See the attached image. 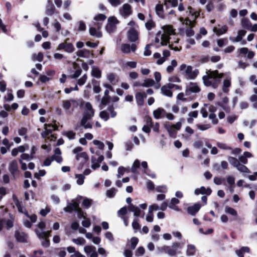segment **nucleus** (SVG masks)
I'll return each mask as SVG.
<instances>
[{
  "label": "nucleus",
  "instance_id": "f257e3e1",
  "mask_svg": "<svg viewBox=\"0 0 257 257\" xmlns=\"http://www.w3.org/2000/svg\"><path fill=\"white\" fill-rule=\"evenodd\" d=\"M179 41V39L175 35L174 30L170 25H166L162 27V29L157 34L155 40L156 43H160L161 45H169V47L174 50L178 51V47H173V43H177Z\"/></svg>",
  "mask_w": 257,
  "mask_h": 257
},
{
  "label": "nucleus",
  "instance_id": "f03ea898",
  "mask_svg": "<svg viewBox=\"0 0 257 257\" xmlns=\"http://www.w3.org/2000/svg\"><path fill=\"white\" fill-rule=\"evenodd\" d=\"M206 75L202 77L203 83L206 86H211L216 88L220 82L221 78L223 76V73H218L217 70L208 71Z\"/></svg>",
  "mask_w": 257,
  "mask_h": 257
},
{
  "label": "nucleus",
  "instance_id": "7ed1b4c3",
  "mask_svg": "<svg viewBox=\"0 0 257 257\" xmlns=\"http://www.w3.org/2000/svg\"><path fill=\"white\" fill-rule=\"evenodd\" d=\"M179 70L182 74L189 79H194L199 73L197 69H193L191 66L186 65L185 64H182L180 66Z\"/></svg>",
  "mask_w": 257,
  "mask_h": 257
},
{
  "label": "nucleus",
  "instance_id": "20e7f679",
  "mask_svg": "<svg viewBox=\"0 0 257 257\" xmlns=\"http://www.w3.org/2000/svg\"><path fill=\"white\" fill-rule=\"evenodd\" d=\"M200 11H195L191 7H189L188 8V10L187 11V13H188L189 15H191L194 18V20H195L200 16ZM179 20L183 25L188 26L191 27H193L195 23V21H191L188 18L184 19L183 18H180Z\"/></svg>",
  "mask_w": 257,
  "mask_h": 257
},
{
  "label": "nucleus",
  "instance_id": "39448f33",
  "mask_svg": "<svg viewBox=\"0 0 257 257\" xmlns=\"http://www.w3.org/2000/svg\"><path fill=\"white\" fill-rule=\"evenodd\" d=\"M182 126V122L178 121L175 124H171L169 123H166L165 125L168 134L172 138H175L177 135V131H179Z\"/></svg>",
  "mask_w": 257,
  "mask_h": 257
},
{
  "label": "nucleus",
  "instance_id": "423d86ee",
  "mask_svg": "<svg viewBox=\"0 0 257 257\" xmlns=\"http://www.w3.org/2000/svg\"><path fill=\"white\" fill-rule=\"evenodd\" d=\"M83 100L82 99H73L65 100L62 101V107L64 109L68 110L71 107L75 108L77 107L79 105H82Z\"/></svg>",
  "mask_w": 257,
  "mask_h": 257
},
{
  "label": "nucleus",
  "instance_id": "0eeeda50",
  "mask_svg": "<svg viewBox=\"0 0 257 257\" xmlns=\"http://www.w3.org/2000/svg\"><path fill=\"white\" fill-rule=\"evenodd\" d=\"M69 39L67 38L63 42L60 43L56 50L57 51L64 50L68 53H72L75 50V48L71 43L68 42Z\"/></svg>",
  "mask_w": 257,
  "mask_h": 257
},
{
  "label": "nucleus",
  "instance_id": "6e6552de",
  "mask_svg": "<svg viewBox=\"0 0 257 257\" xmlns=\"http://www.w3.org/2000/svg\"><path fill=\"white\" fill-rule=\"evenodd\" d=\"M82 198L81 196H78L76 199L73 200L72 203H68L67 206L64 209V211L66 212H71L73 210L75 211L79 205Z\"/></svg>",
  "mask_w": 257,
  "mask_h": 257
},
{
  "label": "nucleus",
  "instance_id": "1a4fd4ad",
  "mask_svg": "<svg viewBox=\"0 0 257 257\" xmlns=\"http://www.w3.org/2000/svg\"><path fill=\"white\" fill-rule=\"evenodd\" d=\"M118 21L115 17H111L108 19V23L106 26V30L109 33L113 32L116 28Z\"/></svg>",
  "mask_w": 257,
  "mask_h": 257
},
{
  "label": "nucleus",
  "instance_id": "9d476101",
  "mask_svg": "<svg viewBox=\"0 0 257 257\" xmlns=\"http://www.w3.org/2000/svg\"><path fill=\"white\" fill-rule=\"evenodd\" d=\"M120 15L124 18H126L132 14V7L128 4H124L119 10Z\"/></svg>",
  "mask_w": 257,
  "mask_h": 257
},
{
  "label": "nucleus",
  "instance_id": "9b49d317",
  "mask_svg": "<svg viewBox=\"0 0 257 257\" xmlns=\"http://www.w3.org/2000/svg\"><path fill=\"white\" fill-rule=\"evenodd\" d=\"M200 89L197 83L190 82L187 86L185 93L186 95H190L191 93H198Z\"/></svg>",
  "mask_w": 257,
  "mask_h": 257
},
{
  "label": "nucleus",
  "instance_id": "f8f14e48",
  "mask_svg": "<svg viewBox=\"0 0 257 257\" xmlns=\"http://www.w3.org/2000/svg\"><path fill=\"white\" fill-rule=\"evenodd\" d=\"M126 202L127 203L130 204V205L128 207V210L130 212H132L134 213V215L135 216H139L141 215V211L140 208L131 204L132 199L130 197L127 198L126 199Z\"/></svg>",
  "mask_w": 257,
  "mask_h": 257
},
{
  "label": "nucleus",
  "instance_id": "ddd939ff",
  "mask_svg": "<svg viewBox=\"0 0 257 257\" xmlns=\"http://www.w3.org/2000/svg\"><path fill=\"white\" fill-rule=\"evenodd\" d=\"M157 250L159 253L165 252L168 255L172 256H175V252L172 248V246L164 245L160 247H158Z\"/></svg>",
  "mask_w": 257,
  "mask_h": 257
},
{
  "label": "nucleus",
  "instance_id": "4468645a",
  "mask_svg": "<svg viewBox=\"0 0 257 257\" xmlns=\"http://www.w3.org/2000/svg\"><path fill=\"white\" fill-rule=\"evenodd\" d=\"M45 131L42 133V136L43 138H49V135L51 134L52 132L57 129V126L56 124H45Z\"/></svg>",
  "mask_w": 257,
  "mask_h": 257
},
{
  "label": "nucleus",
  "instance_id": "2eb2a0df",
  "mask_svg": "<svg viewBox=\"0 0 257 257\" xmlns=\"http://www.w3.org/2000/svg\"><path fill=\"white\" fill-rule=\"evenodd\" d=\"M137 49V46L135 44L130 45L128 44H123L120 46L121 51L125 54H128L131 51L135 52Z\"/></svg>",
  "mask_w": 257,
  "mask_h": 257
},
{
  "label": "nucleus",
  "instance_id": "dca6fc26",
  "mask_svg": "<svg viewBox=\"0 0 257 257\" xmlns=\"http://www.w3.org/2000/svg\"><path fill=\"white\" fill-rule=\"evenodd\" d=\"M84 251L89 257H97L95 247L92 245H86L84 247Z\"/></svg>",
  "mask_w": 257,
  "mask_h": 257
},
{
  "label": "nucleus",
  "instance_id": "f3484780",
  "mask_svg": "<svg viewBox=\"0 0 257 257\" xmlns=\"http://www.w3.org/2000/svg\"><path fill=\"white\" fill-rule=\"evenodd\" d=\"M173 83H169L167 85H163L161 88V93L165 96L171 97L173 95L171 89H172Z\"/></svg>",
  "mask_w": 257,
  "mask_h": 257
},
{
  "label": "nucleus",
  "instance_id": "a211bd4d",
  "mask_svg": "<svg viewBox=\"0 0 257 257\" xmlns=\"http://www.w3.org/2000/svg\"><path fill=\"white\" fill-rule=\"evenodd\" d=\"M76 159L79 162L80 166L78 168L80 170L82 169L83 165L87 161L88 157L85 152H82L76 156Z\"/></svg>",
  "mask_w": 257,
  "mask_h": 257
},
{
  "label": "nucleus",
  "instance_id": "6ab92c4d",
  "mask_svg": "<svg viewBox=\"0 0 257 257\" xmlns=\"http://www.w3.org/2000/svg\"><path fill=\"white\" fill-rule=\"evenodd\" d=\"M16 240L20 242L25 243L27 242V235L23 231L17 230L15 233Z\"/></svg>",
  "mask_w": 257,
  "mask_h": 257
},
{
  "label": "nucleus",
  "instance_id": "aec40b11",
  "mask_svg": "<svg viewBox=\"0 0 257 257\" xmlns=\"http://www.w3.org/2000/svg\"><path fill=\"white\" fill-rule=\"evenodd\" d=\"M127 37L131 42H136L139 38L137 31L134 28L131 29L127 32Z\"/></svg>",
  "mask_w": 257,
  "mask_h": 257
},
{
  "label": "nucleus",
  "instance_id": "412c9836",
  "mask_svg": "<svg viewBox=\"0 0 257 257\" xmlns=\"http://www.w3.org/2000/svg\"><path fill=\"white\" fill-rule=\"evenodd\" d=\"M88 114H83L81 119L80 124L85 128H91L92 127L91 124L88 121L92 116L87 115Z\"/></svg>",
  "mask_w": 257,
  "mask_h": 257
},
{
  "label": "nucleus",
  "instance_id": "4be33fe9",
  "mask_svg": "<svg viewBox=\"0 0 257 257\" xmlns=\"http://www.w3.org/2000/svg\"><path fill=\"white\" fill-rule=\"evenodd\" d=\"M9 169L11 174L14 176L18 174L19 172L18 164L16 160H13L10 163Z\"/></svg>",
  "mask_w": 257,
  "mask_h": 257
},
{
  "label": "nucleus",
  "instance_id": "5701e85b",
  "mask_svg": "<svg viewBox=\"0 0 257 257\" xmlns=\"http://www.w3.org/2000/svg\"><path fill=\"white\" fill-rule=\"evenodd\" d=\"M61 151L59 148H57L54 150V154L51 157L53 161H55L58 163H62L63 159L61 156Z\"/></svg>",
  "mask_w": 257,
  "mask_h": 257
},
{
  "label": "nucleus",
  "instance_id": "b1692460",
  "mask_svg": "<svg viewBox=\"0 0 257 257\" xmlns=\"http://www.w3.org/2000/svg\"><path fill=\"white\" fill-rule=\"evenodd\" d=\"M196 251V247L194 244H189L187 245L185 251L187 256H194L195 255Z\"/></svg>",
  "mask_w": 257,
  "mask_h": 257
},
{
  "label": "nucleus",
  "instance_id": "393cba45",
  "mask_svg": "<svg viewBox=\"0 0 257 257\" xmlns=\"http://www.w3.org/2000/svg\"><path fill=\"white\" fill-rule=\"evenodd\" d=\"M96 26L97 28V29L93 27H90L89 30V34L92 36L97 38H100L102 37V33L99 30L100 27H98V26Z\"/></svg>",
  "mask_w": 257,
  "mask_h": 257
},
{
  "label": "nucleus",
  "instance_id": "a878e982",
  "mask_svg": "<svg viewBox=\"0 0 257 257\" xmlns=\"http://www.w3.org/2000/svg\"><path fill=\"white\" fill-rule=\"evenodd\" d=\"M212 190L210 188H205L204 187H201L200 188H197L194 191V193L196 195L199 194H206L209 195L211 194Z\"/></svg>",
  "mask_w": 257,
  "mask_h": 257
},
{
  "label": "nucleus",
  "instance_id": "bb28decb",
  "mask_svg": "<svg viewBox=\"0 0 257 257\" xmlns=\"http://www.w3.org/2000/svg\"><path fill=\"white\" fill-rule=\"evenodd\" d=\"M106 18V16L103 14H98L96 15L94 17V25L98 26V27H101L102 22H103Z\"/></svg>",
  "mask_w": 257,
  "mask_h": 257
},
{
  "label": "nucleus",
  "instance_id": "cd10ccee",
  "mask_svg": "<svg viewBox=\"0 0 257 257\" xmlns=\"http://www.w3.org/2000/svg\"><path fill=\"white\" fill-rule=\"evenodd\" d=\"M201 208V205L198 203H196L193 206H189L187 208V212L191 215H195L198 212Z\"/></svg>",
  "mask_w": 257,
  "mask_h": 257
},
{
  "label": "nucleus",
  "instance_id": "c85d7f7f",
  "mask_svg": "<svg viewBox=\"0 0 257 257\" xmlns=\"http://www.w3.org/2000/svg\"><path fill=\"white\" fill-rule=\"evenodd\" d=\"M228 102V98L226 97L223 98L222 101L218 102L217 104L220 106L226 112H229L230 108L227 105Z\"/></svg>",
  "mask_w": 257,
  "mask_h": 257
},
{
  "label": "nucleus",
  "instance_id": "c756f323",
  "mask_svg": "<svg viewBox=\"0 0 257 257\" xmlns=\"http://www.w3.org/2000/svg\"><path fill=\"white\" fill-rule=\"evenodd\" d=\"M55 11V7L52 1L49 0L47 1V4L46 7V13L49 16L53 15Z\"/></svg>",
  "mask_w": 257,
  "mask_h": 257
},
{
  "label": "nucleus",
  "instance_id": "7c9ffc66",
  "mask_svg": "<svg viewBox=\"0 0 257 257\" xmlns=\"http://www.w3.org/2000/svg\"><path fill=\"white\" fill-rule=\"evenodd\" d=\"M135 97L138 105H143L144 103V98L146 97V93L145 92H137Z\"/></svg>",
  "mask_w": 257,
  "mask_h": 257
},
{
  "label": "nucleus",
  "instance_id": "2f4dec72",
  "mask_svg": "<svg viewBox=\"0 0 257 257\" xmlns=\"http://www.w3.org/2000/svg\"><path fill=\"white\" fill-rule=\"evenodd\" d=\"M245 33L246 32L244 30H239L236 37H230L229 40L232 42H240L242 40V37L245 35Z\"/></svg>",
  "mask_w": 257,
  "mask_h": 257
},
{
  "label": "nucleus",
  "instance_id": "473e14b6",
  "mask_svg": "<svg viewBox=\"0 0 257 257\" xmlns=\"http://www.w3.org/2000/svg\"><path fill=\"white\" fill-rule=\"evenodd\" d=\"M85 110L83 114H88L90 116H93L94 111L92 108L91 104L89 102H86L85 104Z\"/></svg>",
  "mask_w": 257,
  "mask_h": 257
},
{
  "label": "nucleus",
  "instance_id": "72a5a7b5",
  "mask_svg": "<svg viewBox=\"0 0 257 257\" xmlns=\"http://www.w3.org/2000/svg\"><path fill=\"white\" fill-rule=\"evenodd\" d=\"M107 80L112 85H115L118 81V77L116 74L113 73H109L107 74Z\"/></svg>",
  "mask_w": 257,
  "mask_h": 257
},
{
  "label": "nucleus",
  "instance_id": "f704fd0d",
  "mask_svg": "<svg viewBox=\"0 0 257 257\" xmlns=\"http://www.w3.org/2000/svg\"><path fill=\"white\" fill-rule=\"evenodd\" d=\"M35 232L39 238H47L50 236L51 230L45 231L44 230H39L37 229H35Z\"/></svg>",
  "mask_w": 257,
  "mask_h": 257
},
{
  "label": "nucleus",
  "instance_id": "c9c22d12",
  "mask_svg": "<svg viewBox=\"0 0 257 257\" xmlns=\"http://www.w3.org/2000/svg\"><path fill=\"white\" fill-rule=\"evenodd\" d=\"M166 113L165 110L161 108H159L153 112V115L155 118L160 119L163 117Z\"/></svg>",
  "mask_w": 257,
  "mask_h": 257
},
{
  "label": "nucleus",
  "instance_id": "e433bc0d",
  "mask_svg": "<svg viewBox=\"0 0 257 257\" xmlns=\"http://www.w3.org/2000/svg\"><path fill=\"white\" fill-rule=\"evenodd\" d=\"M228 30V27L226 25L222 26L221 28H217L214 27L213 29V31L217 35H221L226 32Z\"/></svg>",
  "mask_w": 257,
  "mask_h": 257
},
{
  "label": "nucleus",
  "instance_id": "4c0bfd02",
  "mask_svg": "<svg viewBox=\"0 0 257 257\" xmlns=\"http://www.w3.org/2000/svg\"><path fill=\"white\" fill-rule=\"evenodd\" d=\"M250 251V248L247 246H242L240 249H237L235 253L238 257H244V253H248Z\"/></svg>",
  "mask_w": 257,
  "mask_h": 257
},
{
  "label": "nucleus",
  "instance_id": "58836bf2",
  "mask_svg": "<svg viewBox=\"0 0 257 257\" xmlns=\"http://www.w3.org/2000/svg\"><path fill=\"white\" fill-rule=\"evenodd\" d=\"M76 55L79 57L87 58L91 55L90 51L87 49L79 50L76 52Z\"/></svg>",
  "mask_w": 257,
  "mask_h": 257
},
{
  "label": "nucleus",
  "instance_id": "ea45409f",
  "mask_svg": "<svg viewBox=\"0 0 257 257\" xmlns=\"http://www.w3.org/2000/svg\"><path fill=\"white\" fill-rule=\"evenodd\" d=\"M14 203L17 206L19 212L24 213L25 214L26 211L25 208L22 205V202H20L15 196H13Z\"/></svg>",
  "mask_w": 257,
  "mask_h": 257
},
{
  "label": "nucleus",
  "instance_id": "a19ab883",
  "mask_svg": "<svg viewBox=\"0 0 257 257\" xmlns=\"http://www.w3.org/2000/svg\"><path fill=\"white\" fill-rule=\"evenodd\" d=\"M91 75L96 78H100L101 77V71L98 67L93 66L92 67Z\"/></svg>",
  "mask_w": 257,
  "mask_h": 257
},
{
  "label": "nucleus",
  "instance_id": "79ce46f5",
  "mask_svg": "<svg viewBox=\"0 0 257 257\" xmlns=\"http://www.w3.org/2000/svg\"><path fill=\"white\" fill-rule=\"evenodd\" d=\"M198 116V111L195 110L190 112L188 113V118H187V122L189 123H192L193 122V118H196Z\"/></svg>",
  "mask_w": 257,
  "mask_h": 257
},
{
  "label": "nucleus",
  "instance_id": "37998d69",
  "mask_svg": "<svg viewBox=\"0 0 257 257\" xmlns=\"http://www.w3.org/2000/svg\"><path fill=\"white\" fill-rule=\"evenodd\" d=\"M229 163L234 167L236 168L240 163L239 161L236 158L233 157H229L228 158Z\"/></svg>",
  "mask_w": 257,
  "mask_h": 257
},
{
  "label": "nucleus",
  "instance_id": "c03bdc74",
  "mask_svg": "<svg viewBox=\"0 0 257 257\" xmlns=\"http://www.w3.org/2000/svg\"><path fill=\"white\" fill-rule=\"evenodd\" d=\"M153 57L155 59H158L157 63L158 65L162 64L166 61L165 58H164V57H161V54L159 53H155L153 55Z\"/></svg>",
  "mask_w": 257,
  "mask_h": 257
},
{
  "label": "nucleus",
  "instance_id": "a18cd8bd",
  "mask_svg": "<svg viewBox=\"0 0 257 257\" xmlns=\"http://www.w3.org/2000/svg\"><path fill=\"white\" fill-rule=\"evenodd\" d=\"M236 169L241 173H249L250 171L244 165L240 164V163L239 164V165L237 166V167L236 168Z\"/></svg>",
  "mask_w": 257,
  "mask_h": 257
},
{
  "label": "nucleus",
  "instance_id": "49530a36",
  "mask_svg": "<svg viewBox=\"0 0 257 257\" xmlns=\"http://www.w3.org/2000/svg\"><path fill=\"white\" fill-rule=\"evenodd\" d=\"M177 66V62L175 60H172L171 62V64L169 65L166 69V71L168 73H171L175 67Z\"/></svg>",
  "mask_w": 257,
  "mask_h": 257
},
{
  "label": "nucleus",
  "instance_id": "de8ad7c7",
  "mask_svg": "<svg viewBox=\"0 0 257 257\" xmlns=\"http://www.w3.org/2000/svg\"><path fill=\"white\" fill-rule=\"evenodd\" d=\"M225 212L233 216H236L237 215V211L234 209L227 206L225 207Z\"/></svg>",
  "mask_w": 257,
  "mask_h": 257
},
{
  "label": "nucleus",
  "instance_id": "09e8293b",
  "mask_svg": "<svg viewBox=\"0 0 257 257\" xmlns=\"http://www.w3.org/2000/svg\"><path fill=\"white\" fill-rule=\"evenodd\" d=\"M181 244V242L177 241L173 242L172 243V248H173L174 251L175 252V255L177 253H180L181 252L180 251H178V248L181 249L182 248Z\"/></svg>",
  "mask_w": 257,
  "mask_h": 257
},
{
  "label": "nucleus",
  "instance_id": "8fccbe9b",
  "mask_svg": "<svg viewBox=\"0 0 257 257\" xmlns=\"http://www.w3.org/2000/svg\"><path fill=\"white\" fill-rule=\"evenodd\" d=\"M43 54L41 52H39L38 54H33L32 59L34 61H38L39 62H41L43 59Z\"/></svg>",
  "mask_w": 257,
  "mask_h": 257
},
{
  "label": "nucleus",
  "instance_id": "3c124183",
  "mask_svg": "<svg viewBox=\"0 0 257 257\" xmlns=\"http://www.w3.org/2000/svg\"><path fill=\"white\" fill-rule=\"evenodd\" d=\"M117 189L114 188H111L106 192V195L109 198H113L116 193Z\"/></svg>",
  "mask_w": 257,
  "mask_h": 257
},
{
  "label": "nucleus",
  "instance_id": "603ef678",
  "mask_svg": "<svg viewBox=\"0 0 257 257\" xmlns=\"http://www.w3.org/2000/svg\"><path fill=\"white\" fill-rule=\"evenodd\" d=\"M140 162L139 160H136L135 162H134L132 167L131 168V171L134 173H136L137 172V169L140 167Z\"/></svg>",
  "mask_w": 257,
  "mask_h": 257
},
{
  "label": "nucleus",
  "instance_id": "864d4df0",
  "mask_svg": "<svg viewBox=\"0 0 257 257\" xmlns=\"http://www.w3.org/2000/svg\"><path fill=\"white\" fill-rule=\"evenodd\" d=\"M75 178L77 179V184L79 185H82L84 183V176L82 174H76Z\"/></svg>",
  "mask_w": 257,
  "mask_h": 257
},
{
  "label": "nucleus",
  "instance_id": "5fc2aeb1",
  "mask_svg": "<svg viewBox=\"0 0 257 257\" xmlns=\"http://www.w3.org/2000/svg\"><path fill=\"white\" fill-rule=\"evenodd\" d=\"M91 168L95 170L100 167V163L96 161V159L94 157H91Z\"/></svg>",
  "mask_w": 257,
  "mask_h": 257
},
{
  "label": "nucleus",
  "instance_id": "6e6d98bb",
  "mask_svg": "<svg viewBox=\"0 0 257 257\" xmlns=\"http://www.w3.org/2000/svg\"><path fill=\"white\" fill-rule=\"evenodd\" d=\"M73 242L77 245H83L85 243L86 241L83 237H78L77 238H73L72 239Z\"/></svg>",
  "mask_w": 257,
  "mask_h": 257
},
{
  "label": "nucleus",
  "instance_id": "4d7b16f0",
  "mask_svg": "<svg viewBox=\"0 0 257 257\" xmlns=\"http://www.w3.org/2000/svg\"><path fill=\"white\" fill-rule=\"evenodd\" d=\"M230 86V81L229 79H225L223 81L222 90L224 92L228 91V88Z\"/></svg>",
  "mask_w": 257,
  "mask_h": 257
},
{
  "label": "nucleus",
  "instance_id": "13d9d810",
  "mask_svg": "<svg viewBox=\"0 0 257 257\" xmlns=\"http://www.w3.org/2000/svg\"><path fill=\"white\" fill-rule=\"evenodd\" d=\"M99 116L104 121H107L109 118L108 115L107 109L106 110L101 111L99 113Z\"/></svg>",
  "mask_w": 257,
  "mask_h": 257
},
{
  "label": "nucleus",
  "instance_id": "bf43d9fd",
  "mask_svg": "<svg viewBox=\"0 0 257 257\" xmlns=\"http://www.w3.org/2000/svg\"><path fill=\"white\" fill-rule=\"evenodd\" d=\"M154 84V81L151 79H146L144 80V83L142 85L144 87L152 86Z\"/></svg>",
  "mask_w": 257,
  "mask_h": 257
},
{
  "label": "nucleus",
  "instance_id": "052dcab7",
  "mask_svg": "<svg viewBox=\"0 0 257 257\" xmlns=\"http://www.w3.org/2000/svg\"><path fill=\"white\" fill-rule=\"evenodd\" d=\"M64 135L66 136L69 140H73L75 137V133L71 131L65 132Z\"/></svg>",
  "mask_w": 257,
  "mask_h": 257
},
{
  "label": "nucleus",
  "instance_id": "680f3d73",
  "mask_svg": "<svg viewBox=\"0 0 257 257\" xmlns=\"http://www.w3.org/2000/svg\"><path fill=\"white\" fill-rule=\"evenodd\" d=\"M39 80L42 83H44L51 80V78L48 77L45 74H41L40 76Z\"/></svg>",
  "mask_w": 257,
  "mask_h": 257
},
{
  "label": "nucleus",
  "instance_id": "e2e57ef3",
  "mask_svg": "<svg viewBox=\"0 0 257 257\" xmlns=\"http://www.w3.org/2000/svg\"><path fill=\"white\" fill-rule=\"evenodd\" d=\"M132 227L134 229L138 230L140 228V225L139 223V219L135 218L132 222Z\"/></svg>",
  "mask_w": 257,
  "mask_h": 257
},
{
  "label": "nucleus",
  "instance_id": "0e129e2a",
  "mask_svg": "<svg viewBox=\"0 0 257 257\" xmlns=\"http://www.w3.org/2000/svg\"><path fill=\"white\" fill-rule=\"evenodd\" d=\"M87 79V76L86 74H84L81 78L78 79L77 84L80 86L83 85L85 83Z\"/></svg>",
  "mask_w": 257,
  "mask_h": 257
},
{
  "label": "nucleus",
  "instance_id": "69168bd1",
  "mask_svg": "<svg viewBox=\"0 0 257 257\" xmlns=\"http://www.w3.org/2000/svg\"><path fill=\"white\" fill-rule=\"evenodd\" d=\"M93 143L94 145L97 146V147L100 150L103 149L104 147V144L99 141L94 140L93 141Z\"/></svg>",
  "mask_w": 257,
  "mask_h": 257
},
{
  "label": "nucleus",
  "instance_id": "338daca9",
  "mask_svg": "<svg viewBox=\"0 0 257 257\" xmlns=\"http://www.w3.org/2000/svg\"><path fill=\"white\" fill-rule=\"evenodd\" d=\"M160 210V207L157 204H153L149 207V212L153 213V211Z\"/></svg>",
  "mask_w": 257,
  "mask_h": 257
},
{
  "label": "nucleus",
  "instance_id": "774afa93",
  "mask_svg": "<svg viewBox=\"0 0 257 257\" xmlns=\"http://www.w3.org/2000/svg\"><path fill=\"white\" fill-rule=\"evenodd\" d=\"M226 181L230 186H233L235 183V178L232 176H228L226 177Z\"/></svg>",
  "mask_w": 257,
  "mask_h": 257
}]
</instances>
